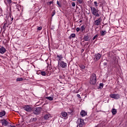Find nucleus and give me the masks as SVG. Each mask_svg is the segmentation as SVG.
I'll return each mask as SVG.
<instances>
[{"instance_id":"8","label":"nucleus","mask_w":127,"mask_h":127,"mask_svg":"<svg viewBox=\"0 0 127 127\" xmlns=\"http://www.w3.org/2000/svg\"><path fill=\"white\" fill-rule=\"evenodd\" d=\"M23 109L26 112H31L32 108L29 105H26L23 107Z\"/></svg>"},{"instance_id":"15","label":"nucleus","mask_w":127,"mask_h":127,"mask_svg":"<svg viewBox=\"0 0 127 127\" xmlns=\"http://www.w3.org/2000/svg\"><path fill=\"white\" fill-rule=\"evenodd\" d=\"M4 116H5V111H2L1 112H0V118H2V117Z\"/></svg>"},{"instance_id":"12","label":"nucleus","mask_w":127,"mask_h":127,"mask_svg":"<svg viewBox=\"0 0 127 127\" xmlns=\"http://www.w3.org/2000/svg\"><path fill=\"white\" fill-rule=\"evenodd\" d=\"M40 113V108H37L35 109V111H34V113L35 115H38Z\"/></svg>"},{"instance_id":"9","label":"nucleus","mask_w":127,"mask_h":127,"mask_svg":"<svg viewBox=\"0 0 127 127\" xmlns=\"http://www.w3.org/2000/svg\"><path fill=\"white\" fill-rule=\"evenodd\" d=\"M6 51V50H5V48H4V47H1L0 48V53H1V54H4Z\"/></svg>"},{"instance_id":"30","label":"nucleus","mask_w":127,"mask_h":127,"mask_svg":"<svg viewBox=\"0 0 127 127\" xmlns=\"http://www.w3.org/2000/svg\"><path fill=\"white\" fill-rule=\"evenodd\" d=\"M94 4L95 6H96V7H98V2L97 1H94Z\"/></svg>"},{"instance_id":"1","label":"nucleus","mask_w":127,"mask_h":127,"mask_svg":"<svg viewBox=\"0 0 127 127\" xmlns=\"http://www.w3.org/2000/svg\"><path fill=\"white\" fill-rule=\"evenodd\" d=\"M89 83L91 85H96V83H97V76L94 73H93L90 76V80Z\"/></svg>"},{"instance_id":"16","label":"nucleus","mask_w":127,"mask_h":127,"mask_svg":"<svg viewBox=\"0 0 127 127\" xmlns=\"http://www.w3.org/2000/svg\"><path fill=\"white\" fill-rule=\"evenodd\" d=\"M46 99H47V100H49V101H53V100H54V97H53V96L46 97Z\"/></svg>"},{"instance_id":"4","label":"nucleus","mask_w":127,"mask_h":127,"mask_svg":"<svg viewBox=\"0 0 127 127\" xmlns=\"http://www.w3.org/2000/svg\"><path fill=\"white\" fill-rule=\"evenodd\" d=\"M110 97L112 98V99L118 100V99H120V97H121V96L119 94H112L110 95Z\"/></svg>"},{"instance_id":"39","label":"nucleus","mask_w":127,"mask_h":127,"mask_svg":"<svg viewBox=\"0 0 127 127\" xmlns=\"http://www.w3.org/2000/svg\"><path fill=\"white\" fill-rule=\"evenodd\" d=\"M11 20H13V18H12V19H11Z\"/></svg>"},{"instance_id":"34","label":"nucleus","mask_w":127,"mask_h":127,"mask_svg":"<svg viewBox=\"0 0 127 127\" xmlns=\"http://www.w3.org/2000/svg\"><path fill=\"white\" fill-rule=\"evenodd\" d=\"M52 3H53V1H50V2H48V4L49 5H50Z\"/></svg>"},{"instance_id":"14","label":"nucleus","mask_w":127,"mask_h":127,"mask_svg":"<svg viewBox=\"0 0 127 127\" xmlns=\"http://www.w3.org/2000/svg\"><path fill=\"white\" fill-rule=\"evenodd\" d=\"M50 118H51V115L50 114H47L44 117L45 120H48L49 119H50Z\"/></svg>"},{"instance_id":"31","label":"nucleus","mask_w":127,"mask_h":127,"mask_svg":"<svg viewBox=\"0 0 127 127\" xmlns=\"http://www.w3.org/2000/svg\"><path fill=\"white\" fill-rule=\"evenodd\" d=\"M99 35H96L93 38V40H95L97 37H98Z\"/></svg>"},{"instance_id":"28","label":"nucleus","mask_w":127,"mask_h":127,"mask_svg":"<svg viewBox=\"0 0 127 127\" xmlns=\"http://www.w3.org/2000/svg\"><path fill=\"white\" fill-rule=\"evenodd\" d=\"M31 121H32V122H36V121H37V119H36V118H32L31 119Z\"/></svg>"},{"instance_id":"24","label":"nucleus","mask_w":127,"mask_h":127,"mask_svg":"<svg viewBox=\"0 0 127 127\" xmlns=\"http://www.w3.org/2000/svg\"><path fill=\"white\" fill-rule=\"evenodd\" d=\"M79 66L80 67V68H81V69H85V65H84L83 64H80L79 65Z\"/></svg>"},{"instance_id":"36","label":"nucleus","mask_w":127,"mask_h":127,"mask_svg":"<svg viewBox=\"0 0 127 127\" xmlns=\"http://www.w3.org/2000/svg\"><path fill=\"white\" fill-rule=\"evenodd\" d=\"M76 96L77 98H79V99H81V96L80 95V94H77Z\"/></svg>"},{"instance_id":"5","label":"nucleus","mask_w":127,"mask_h":127,"mask_svg":"<svg viewBox=\"0 0 127 127\" xmlns=\"http://www.w3.org/2000/svg\"><path fill=\"white\" fill-rule=\"evenodd\" d=\"M59 65H60V67L62 68H66L67 67V63L64 62V61L59 62Z\"/></svg>"},{"instance_id":"7","label":"nucleus","mask_w":127,"mask_h":127,"mask_svg":"<svg viewBox=\"0 0 127 127\" xmlns=\"http://www.w3.org/2000/svg\"><path fill=\"white\" fill-rule=\"evenodd\" d=\"M101 57H102V55L100 54V53H98L95 55L94 60V61H98L101 59Z\"/></svg>"},{"instance_id":"3","label":"nucleus","mask_w":127,"mask_h":127,"mask_svg":"<svg viewBox=\"0 0 127 127\" xmlns=\"http://www.w3.org/2000/svg\"><path fill=\"white\" fill-rule=\"evenodd\" d=\"M77 127H82L84 126V120L83 119H78L77 121Z\"/></svg>"},{"instance_id":"40","label":"nucleus","mask_w":127,"mask_h":127,"mask_svg":"<svg viewBox=\"0 0 127 127\" xmlns=\"http://www.w3.org/2000/svg\"><path fill=\"white\" fill-rule=\"evenodd\" d=\"M73 0V1H75V0Z\"/></svg>"},{"instance_id":"21","label":"nucleus","mask_w":127,"mask_h":127,"mask_svg":"<svg viewBox=\"0 0 127 127\" xmlns=\"http://www.w3.org/2000/svg\"><path fill=\"white\" fill-rule=\"evenodd\" d=\"M17 82H20L21 81H23V78L22 77H18L16 79Z\"/></svg>"},{"instance_id":"33","label":"nucleus","mask_w":127,"mask_h":127,"mask_svg":"<svg viewBox=\"0 0 127 127\" xmlns=\"http://www.w3.org/2000/svg\"><path fill=\"white\" fill-rule=\"evenodd\" d=\"M7 1L8 3H9V5L11 3V0H7Z\"/></svg>"},{"instance_id":"25","label":"nucleus","mask_w":127,"mask_h":127,"mask_svg":"<svg viewBox=\"0 0 127 127\" xmlns=\"http://www.w3.org/2000/svg\"><path fill=\"white\" fill-rule=\"evenodd\" d=\"M104 84L103 83H100L99 84V88L100 89H103V87H104Z\"/></svg>"},{"instance_id":"41","label":"nucleus","mask_w":127,"mask_h":127,"mask_svg":"<svg viewBox=\"0 0 127 127\" xmlns=\"http://www.w3.org/2000/svg\"><path fill=\"white\" fill-rule=\"evenodd\" d=\"M79 22H82V21H80Z\"/></svg>"},{"instance_id":"35","label":"nucleus","mask_w":127,"mask_h":127,"mask_svg":"<svg viewBox=\"0 0 127 127\" xmlns=\"http://www.w3.org/2000/svg\"><path fill=\"white\" fill-rule=\"evenodd\" d=\"M76 30L77 32H79V31L80 30V28L79 27L76 28Z\"/></svg>"},{"instance_id":"11","label":"nucleus","mask_w":127,"mask_h":127,"mask_svg":"<svg viewBox=\"0 0 127 127\" xmlns=\"http://www.w3.org/2000/svg\"><path fill=\"white\" fill-rule=\"evenodd\" d=\"M80 116L81 117H85V116H87V112L84 110H81L80 112Z\"/></svg>"},{"instance_id":"6","label":"nucleus","mask_w":127,"mask_h":127,"mask_svg":"<svg viewBox=\"0 0 127 127\" xmlns=\"http://www.w3.org/2000/svg\"><path fill=\"white\" fill-rule=\"evenodd\" d=\"M101 22H102V18H99L98 19L94 21V25L99 26V25H101Z\"/></svg>"},{"instance_id":"26","label":"nucleus","mask_w":127,"mask_h":127,"mask_svg":"<svg viewBox=\"0 0 127 127\" xmlns=\"http://www.w3.org/2000/svg\"><path fill=\"white\" fill-rule=\"evenodd\" d=\"M80 4L83 3V0H76Z\"/></svg>"},{"instance_id":"29","label":"nucleus","mask_w":127,"mask_h":127,"mask_svg":"<svg viewBox=\"0 0 127 127\" xmlns=\"http://www.w3.org/2000/svg\"><path fill=\"white\" fill-rule=\"evenodd\" d=\"M57 4H58V5L60 7H61L62 5H61V4H60V3H59V1H57Z\"/></svg>"},{"instance_id":"22","label":"nucleus","mask_w":127,"mask_h":127,"mask_svg":"<svg viewBox=\"0 0 127 127\" xmlns=\"http://www.w3.org/2000/svg\"><path fill=\"white\" fill-rule=\"evenodd\" d=\"M84 40H85V41H89V36H84Z\"/></svg>"},{"instance_id":"38","label":"nucleus","mask_w":127,"mask_h":127,"mask_svg":"<svg viewBox=\"0 0 127 127\" xmlns=\"http://www.w3.org/2000/svg\"><path fill=\"white\" fill-rule=\"evenodd\" d=\"M75 5H76V4L74 2H73L72 3V6H75Z\"/></svg>"},{"instance_id":"43","label":"nucleus","mask_w":127,"mask_h":127,"mask_svg":"<svg viewBox=\"0 0 127 127\" xmlns=\"http://www.w3.org/2000/svg\"><path fill=\"white\" fill-rule=\"evenodd\" d=\"M4 2H5V1H4Z\"/></svg>"},{"instance_id":"10","label":"nucleus","mask_w":127,"mask_h":127,"mask_svg":"<svg viewBox=\"0 0 127 127\" xmlns=\"http://www.w3.org/2000/svg\"><path fill=\"white\" fill-rule=\"evenodd\" d=\"M57 58L58 62H60V61L63 59V57L62 56V55H57Z\"/></svg>"},{"instance_id":"23","label":"nucleus","mask_w":127,"mask_h":127,"mask_svg":"<svg viewBox=\"0 0 127 127\" xmlns=\"http://www.w3.org/2000/svg\"><path fill=\"white\" fill-rule=\"evenodd\" d=\"M41 75H42V76H46V72H45V71H41Z\"/></svg>"},{"instance_id":"32","label":"nucleus","mask_w":127,"mask_h":127,"mask_svg":"<svg viewBox=\"0 0 127 127\" xmlns=\"http://www.w3.org/2000/svg\"><path fill=\"white\" fill-rule=\"evenodd\" d=\"M55 10H54L53 12V13L52 14V17H53V16H54V15H55Z\"/></svg>"},{"instance_id":"27","label":"nucleus","mask_w":127,"mask_h":127,"mask_svg":"<svg viewBox=\"0 0 127 127\" xmlns=\"http://www.w3.org/2000/svg\"><path fill=\"white\" fill-rule=\"evenodd\" d=\"M75 36H76V35L74 33L71 34L70 35V37H71L72 38H75Z\"/></svg>"},{"instance_id":"42","label":"nucleus","mask_w":127,"mask_h":127,"mask_svg":"<svg viewBox=\"0 0 127 127\" xmlns=\"http://www.w3.org/2000/svg\"><path fill=\"white\" fill-rule=\"evenodd\" d=\"M60 117H61V118H62V117H61V116Z\"/></svg>"},{"instance_id":"20","label":"nucleus","mask_w":127,"mask_h":127,"mask_svg":"<svg viewBox=\"0 0 127 127\" xmlns=\"http://www.w3.org/2000/svg\"><path fill=\"white\" fill-rule=\"evenodd\" d=\"M62 117H64V118H66V117H67V113L65 112H62Z\"/></svg>"},{"instance_id":"13","label":"nucleus","mask_w":127,"mask_h":127,"mask_svg":"<svg viewBox=\"0 0 127 127\" xmlns=\"http://www.w3.org/2000/svg\"><path fill=\"white\" fill-rule=\"evenodd\" d=\"M2 126H4V127H6V126H7V125H8V122L7 121H6V120H4L2 121Z\"/></svg>"},{"instance_id":"2","label":"nucleus","mask_w":127,"mask_h":127,"mask_svg":"<svg viewBox=\"0 0 127 127\" xmlns=\"http://www.w3.org/2000/svg\"><path fill=\"white\" fill-rule=\"evenodd\" d=\"M91 11L93 15L96 17H99L100 16V14H99V10L96 9L94 7H90Z\"/></svg>"},{"instance_id":"37","label":"nucleus","mask_w":127,"mask_h":127,"mask_svg":"<svg viewBox=\"0 0 127 127\" xmlns=\"http://www.w3.org/2000/svg\"><path fill=\"white\" fill-rule=\"evenodd\" d=\"M41 29H42V27H38V30H41Z\"/></svg>"},{"instance_id":"18","label":"nucleus","mask_w":127,"mask_h":127,"mask_svg":"<svg viewBox=\"0 0 127 127\" xmlns=\"http://www.w3.org/2000/svg\"><path fill=\"white\" fill-rule=\"evenodd\" d=\"M80 31L81 32H84V30H85V25H82L80 27Z\"/></svg>"},{"instance_id":"17","label":"nucleus","mask_w":127,"mask_h":127,"mask_svg":"<svg viewBox=\"0 0 127 127\" xmlns=\"http://www.w3.org/2000/svg\"><path fill=\"white\" fill-rule=\"evenodd\" d=\"M100 34L101 36H104V35H106L107 34V31H101L100 32Z\"/></svg>"},{"instance_id":"19","label":"nucleus","mask_w":127,"mask_h":127,"mask_svg":"<svg viewBox=\"0 0 127 127\" xmlns=\"http://www.w3.org/2000/svg\"><path fill=\"white\" fill-rule=\"evenodd\" d=\"M111 112L113 115H116V114H117V109H113Z\"/></svg>"}]
</instances>
